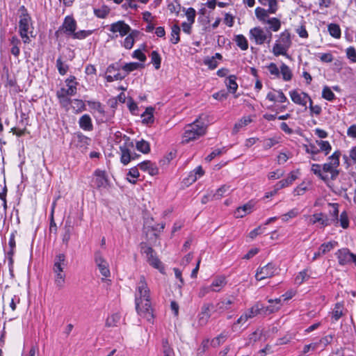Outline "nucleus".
Wrapping results in <instances>:
<instances>
[{
	"label": "nucleus",
	"instance_id": "e2e57ef3",
	"mask_svg": "<svg viewBox=\"0 0 356 356\" xmlns=\"http://www.w3.org/2000/svg\"><path fill=\"white\" fill-rule=\"evenodd\" d=\"M305 152L308 154H312V159L316 161L317 159L315 157V155L320 152V149H318L314 144H309L308 146H305Z\"/></svg>",
	"mask_w": 356,
	"mask_h": 356
},
{
	"label": "nucleus",
	"instance_id": "cd10ccee",
	"mask_svg": "<svg viewBox=\"0 0 356 356\" xmlns=\"http://www.w3.org/2000/svg\"><path fill=\"white\" fill-rule=\"evenodd\" d=\"M6 258L8 259V268H9V272L11 275H13V268H14V259L13 256L15 252V249L9 248L8 250L4 249Z\"/></svg>",
	"mask_w": 356,
	"mask_h": 356
},
{
	"label": "nucleus",
	"instance_id": "09e8293b",
	"mask_svg": "<svg viewBox=\"0 0 356 356\" xmlns=\"http://www.w3.org/2000/svg\"><path fill=\"white\" fill-rule=\"evenodd\" d=\"M268 13H269L268 11L264 8L257 7L255 9V15L257 18L263 22H266V18L268 17Z\"/></svg>",
	"mask_w": 356,
	"mask_h": 356
},
{
	"label": "nucleus",
	"instance_id": "c03bdc74",
	"mask_svg": "<svg viewBox=\"0 0 356 356\" xmlns=\"http://www.w3.org/2000/svg\"><path fill=\"white\" fill-rule=\"evenodd\" d=\"M162 349L163 356H175L174 350L170 347L167 339H162Z\"/></svg>",
	"mask_w": 356,
	"mask_h": 356
},
{
	"label": "nucleus",
	"instance_id": "412c9836",
	"mask_svg": "<svg viewBox=\"0 0 356 356\" xmlns=\"http://www.w3.org/2000/svg\"><path fill=\"white\" fill-rule=\"evenodd\" d=\"M79 125L84 131H90L93 129L92 119L88 114H84L79 118Z\"/></svg>",
	"mask_w": 356,
	"mask_h": 356
},
{
	"label": "nucleus",
	"instance_id": "7ed1b4c3",
	"mask_svg": "<svg viewBox=\"0 0 356 356\" xmlns=\"http://www.w3.org/2000/svg\"><path fill=\"white\" fill-rule=\"evenodd\" d=\"M90 186L97 190L109 188L111 181L106 172L99 168L96 169L92 173Z\"/></svg>",
	"mask_w": 356,
	"mask_h": 356
},
{
	"label": "nucleus",
	"instance_id": "2eb2a0df",
	"mask_svg": "<svg viewBox=\"0 0 356 356\" xmlns=\"http://www.w3.org/2000/svg\"><path fill=\"white\" fill-rule=\"evenodd\" d=\"M134 146L133 142H130L120 147L121 153L120 161L123 165H127L131 161V159H133L131 156V151L129 147H134Z\"/></svg>",
	"mask_w": 356,
	"mask_h": 356
},
{
	"label": "nucleus",
	"instance_id": "c9c22d12",
	"mask_svg": "<svg viewBox=\"0 0 356 356\" xmlns=\"http://www.w3.org/2000/svg\"><path fill=\"white\" fill-rule=\"evenodd\" d=\"M136 147L139 152L143 154H148L150 152L149 143L143 139L136 142Z\"/></svg>",
	"mask_w": 356,
	"mask_h": 356
},
{
	"label": "nucleus",
	"instance_id": "5fc2aeb1",
	"mask_svg": "<svg viewBox=\"0 0 356 356\" xmlns=\"http://www.w3.org/2000/svg\"><path fill=\"white\" fill-rule=\"evenodd\" d=\"M229 191V186L223 185L220 187L213 195V200H219L222 197L225 196L226 193H228Z\"/></svg>",
	"mask_w": 356,
	"mask_h": 356
},
{
	"label": "nucleus",
	"instance_id": "ddd939ff",
	"mask_svg": "<svg viewBox=\"0 0 356 356\" xmlns=\"http://www.w3.org/2000/svg\"><path fill=\"white\" fill-rule=\"evenodd\" d=\"M63 230V232L61 235L62 242L65 245V247L67 248L71 238V236L74 231V226L70 218H67L65 220Z\"/></svg>",
	"mask_w": 356,
	"mask_h": 356
},
{
	"label": "nucleus",
	"instance_id": "49530a36",
	"mask_svg": "<svg viewBox=\"0 0 356 356\" xmlns=\"http://www.w3.org/2000/svg\"><path fill=\"white\" fill-rule=\"evenodd\" d=\"M93 32V30H81L79 31H75L74 33L71 35V37L73 39L82 40L92 34Z\"/></svg>",
	"mask_w": 356,
	"mask_h": 356
},
{
	"label": "nucleus",
	"instance_id": "393cba45",
	"mask_svg": "<svg viewBox=\"0 0 356 356\" xmlns=\"http://www.w3.org/2000/svg\"><path fill=\"white\" fill-rule=\"evenodd\" d=\"M343 303L338 302L334 305V309L332 311V318L334 321H337L341 317L343 316Z\"/></svg>",
	"mask_w": 356,
	"mask_h": 356
},
{
	"label": "nucleus",
	"instance_id": "bf43d9fd",
	"mask_svg": "<svg viewBox=\"0 0 356 356\" xmlns=\"http://www.w3.org/2000/svg\"><path fill=\"white\" fill-rule=\"evenodd\" d=\"M97 266L98 267L100 273L102 274V275H103L105 277H108L110 276L111 272H110V270L108 268V264L107 261H106L103 264H99L97 265Z\"/></svg>",
	"mask_w": 356,
	"mask_h": 356
},
{
	"label": "nucleus",
	"instance_id": "473e14b6",
	"mask_svg": "<svg viewBox=\"0 0 356 356\" xmlns=\"http://www.w3.org/2000/svg\"><path fill=\"white\" fill-rule=\"evenodd\" d=\"M121 316L118 313H115L108 316L106 320L105 325L108 327H115L120 321Z\"/></svg>",
	"mask_w": 356,
	"mask_h": 356
},
{
	"label": "nucleus",
	"instance_id": "8fccbe9b",
	"mask_svg": "<svg viewBox=\"0 0 356 356\" xmlns=\"http://www.w3.org/2000/svg\"><path fill=\"white\" fill-rule=\"evenodd\" d=\"M266 23L270 24L269 29L275 32L279 31L281 27V22L277 17L270 18L267 19Z\"/></svg>",
	"mask_w": 356,
	"mask_h": 356
},
{
	"label": "nucleus",
	"instance_id": "9b49d317",
	"mask_svg": "<svg viewBox=\"0 0 356 356\" xmlns=\"http://www.w3.org/2000/svg\"><path fill=\"white\" fill-rule=\"evenodd\" d=\"M340 156L341 152L339 150L335 151L330 156L328 157V159L330 160V162L324 163L323 165V170L325 172L330 173L333 169L339 167Z\"/></svg>",
	"mask_w": 356,
	"mask_h": 356
},
{
	"label": "nucleus",
	"instance_id": "f704fd0d",
	"mask_svg": "<svg viewBox=\"0 0 356 356\" xmlns=\"http://www.w3.org/2000/svg\"><path fill=\"white\" fill-rule=\"evenodd\" d=\"M111 9L108 6L103 5L99 8L94 9V14L96 17L101 19H105L110 13Z\"/></svg>",
	"mask_w": 356,
	"mask_h": 356
},
{
	"label": "nucleus",
	"instance_id": "3c124183",
	"mask_svg": "<svg viewBox=\"0 0 356 356\" xmlns=\"http://www.w3.org/2000/svg\"><path fill=\"white\" fill-rule=\"evenodd\" d=\"M321 165L317 164V163H314L312 165L311 170L314 172V174L317 175L321 179H322L323 181L326 182L328 180V177H327V175H323V173L321 172Z\"/></svg>",
	"mask_w": 356,
	"mask_h": 356
},
{
	"label": "nucleus",
	"instance_id": "a19ab883",
	"mask_svg": "<svg viewBox=\"0 0 356 356\" xmlns=\"http://www.w3.org/2000/svg\"><path fill=\"white\" fill-rule=\"evenodd\" d=\"M54 283L58 289H62L65 283V273H54Z\"/></svg>",
	"mask_w": 356,
	"mask_h": 356
},
{
	"label": "nucleus",
	"instance_id": "6e6d98bb",
	"mask_svg": "<svg viewBox=\"0 0 356 356\" xmlns=\"http://www.w3.org/2000/svg\"><path fill=\"white\" fill-rule=\"evenodd\" d=\"M261 302H257L251 308L248 309L245 312L248 314L250 318L259 314V310L261 307Z\"/></svg>",
	"mask_w": 356,
	"mask_h": 356
},
{
	"label": "nucleus",
	"instance_id": "9d476101",
	"mask_svg": "<svg viewBox=\"0 0 356 356\" xmlns=\"http://www.w3.org/2000/svg\"><path fill=\"white\" fill-rule=\"evenodd\" d=\"M276 270L275 264L268 263L262 268L257 270L255 278L257 280H262L268 277H271L275 275Z\"/></svg>",
	"mask_w": 356,
	"mask_h": 356
},
{
	"label": "nucleus",
	"instance_id": "de8ad7c7",
	"mask_svg": "<svg viewBox=\"0 0 356 356\" xmlns=\"http://www.w3.org/2000/svg\"><path fill=\"white\" fill-rule=\"evenodd\" d=\"M302 95L308 98V100L309 102V110L311 113H314L316 115H320L322 111L321 107L319 105L314 106L312 99L307 93L302 92Z\"/></svg>",
	"mask_w": 356,
	"mask_h": 356
},
{
	"label": "nucleus",
	"instance_id": "69168bd1",
	"mask_svg": "<svg viewBox=\"0 0 356 356\" xmlns=\"http://www.w3.org/2000/svg\"><path fill=\"white\" fill-rule=\"evenodd\" d=\"M298 211L297 209H293L285 214L282 216V220L284 222H287L289 219L293 218L298 215Z\"/></svg>",
	"mask_w": 356,
	"mask_h": 356
},
{
	"label": "nucleus",
	"instance_id": "f8f14e48",
	"mask_svg": "<svg viewBox=\"0 0 356 356\" xmlns=\"http://www.w3.org/2000/svg\"><path fill=\"white\" fill-rule=\"evenodd\" d=\"M109 30L112 33L119 32L120 36L123 37L130 32L131 27L129 24H126L124 21L120 20L111 24Z\"/></svg>",
	"mask_w": 356,
	"mask_h": 356
},
{
	"label": "nucleus",
	"instance_id": "423d86ee",
	"mask_svg": "<svg viewBox=\"0 0 356 356\" xmlns=\"http://www.w3.org/2000/svg\"><path fill=\"white\" fill-rule=\"evenodd\" d=\"M77 23L72 16H66L62 25L55 32L54 35L58 39L62 35L67 37H71L74 32L76 30Z\"/></svg>",
	"mask_w": 356,
	"mask_h": 356
},
{
	"label": "nucleus",
	"instance_id": "37998d69",
	"mask_svg": "<svg viewBox=\"0 0 356 356\" xmlns=\"http://www.w3.org/2000/svg\"><path fill=\"white\" fill-rule=\"evenodd\" d=\"M322 97L329 102H333L336 99L335 95L327 86H325L323 88Z\"/></svg>",
	"mask_w": 356,
	"mask_h": 356
},
{
	"label": "nucleus",
	"instance_id": "4be33fe9",
	"mask_svg": "<svg viewBox=\"0 0 356 356\" xmlns=\"http://www.w3.org/2000/svg\"><path fill=\"white\" fill-rule=\"evenodd\" d=\"M291 100L296 104L301 106H306L308 98L302 95V92L300 94L296 90H293L289 92Z\"/></svg>",
	"mask_w": 356,
	"mask_h": 356
},
{
	"label": "nucleus",
	"instance_id": "20e7f679",
	"mask_svg": "<svg viewBox=\"0 0 356 356\" xmlns=\"http://www.w3.org/2000/svg\"><path fill=\"white\" fill-rule=\"evenodd\" d=\"M140 251L142 254L146 255L147 261L150 266L158 269L161 273H164V266L156 256L155 250L152 247L148 246L145 243H141Z\"/></svg>",
	"mask_w": 356,
	"mask_h": 356
},
{
	"label": "nucleus",
	"instance_id": "5701e85b",
	"mask_svg": "<svg viewBox=\"0 0 356 356\" xmlns=\"http://www.w3.org/2000/svg\"><path fill=\"white\" fill-rule=\"evenodd\" d=\"M236 76L232 74L227 76L225 81V83L228 89V91L232 94L236 93L238 89V83H236Z\"/></svg>",
	"mask_w": 356,
	"mask_h": 356
},
{
	"label": "nucleus",
	"instance_id": "f257e3e1",
	"mask_svg": "<svg viewBox=\"0 0 356 356\" xmlns=\"http://www.w3.org/2000/svg\"><path fill=\"white\" fill-rule=\"evenodd\" d=\"M135 303L137 313L147 321L151 322L154 319L153 309L151 306L149 289L143 275L140 277L137 287Z\"/></svg>",
	"mask_w": 356,
	"mask_h": 356
},
{
	"label": "nucleus",
	"instance_id": "58836bf2",
	"mask_svg": "<svg viewBox=\"0 0 356 356\" xmlns=\"http://www.w3.org/2000/svg\"><path fill=\"white\" fill-rule=\"evenodd\" d=\"M316 143L319 146L320 148L318 149H320V152H323L325 156L330 154L332 146L328 141L317 140H316Z\"/></svg>",
	"mask_w": 356,
	"mask_h": 356
},
{
	"label": "nucleus",
	"instance_id": "72a5a7b5",
	"mask_svg": "<svg viewBox=\"0 0 356 356\" xmlns=\"http://www.w3.org/2000/svg\"><path fill=\"white\" fill-rule=\"evenodd\" d=\"M330 206L332 208V209L330 211V215L331 216L330 221H331V224H337L339 222V204L337 203H330Z\"/></svg>",
	"mask_w": 356,
	"mask_h": 356
},
{
	"label": "nucleus",
	"instance_id": "864d4df0",
	"mask_svg": "<svg viewBox=\"0 0 356 356\" xmlns=\"http://www.w3.org/2000/svg\"><path fill=\"white\" fill-rule=\"evenodd\" d=\"M337 244V242L336 241H330L327 243H324L321 245L318 250L321 251V253L323 254H325L326 253L329 252L332 249L334 248L335 245Z\"/></svg>",
	"mask_w": 356,
	"mask_h": 356
},
{
	"label": "nucleus",
	"instance_id": "bb28decb",
	"mask_svg": "<svg viewBox=\"0 0 356 356\" xmlns=\"http://www.w3.org/2000/svg\"><path fill=\"white\" fill-rule=\"evenodd\" d=\"M144 65L142 63H136V62H131L129 63H126L122 67V70L124 71V74L126 76L129 74L131 72H133L134 70H136L140 68H143Z\"/></svg>",
	"mask_w": 356,
	"mask_h": 356
},
{
	"label": "nucleus",
	"instance_id": "79ce46f5",
	"mask_svg": "<svg viewBox=\"0 0 356 356\" xmlns=\"http://www.w3.org/2000/svg\"><path fill=\"white\" fill-rule=\"evenodd\" d=\"M151 63L153 64L156 70H159L161 67V57L157 51H152L150 54Z\"/></svg>",
	"mask_w": 356,
	"mask_h": 356
},
{
	"label": "nucleus",
	"instance_id": "f03ea898",
	"mask_svg": "<svg viewBox=\"0 0 356 356\" xmlns=\"http://www.w3.org/2000/svg\"><path fill=\"white\" fill-rule=\"evenodd\" d=\"M205 133L206 127L203 124L200 125L198 120H196L192 124L186 126L182 143H188L204 135Z\"/></svg>",
	"mask_w": 356,
	"mask_h": 356
},
{
	"label": "nucleus",
	"instance_id": "e433bc0d",
	"mask_svg": "<svg viewBox=\"0 0 356 356\" xmlns=\"http://www.w3.org/2000/svg\"><path fill=\"white\" fill-rule=\"evenodd\" d=\"M280 74L282 76V79L285 81L291 80L293 74L289 67L284 63H282L280 66Z\"/></svg>",
	"mask_w": 356,
	"mask_h": 356
},
{
	"label": "nucleus",
	"instance_id": "4468645a",
	"mask_svg": "<svg viewBox=\"0 0 356 356\" xmlns=\"http://www.w3.org/2000/svg\"><path fill=\"white\" fill-rule=\"evenodd\" d=\"M338 262L340 266H345L351 263L353 260V253L348 248H341L336 252Z\"/></svg>",
	"mask_w": 356,
	"mask_h": 356
},
{
	"label": "nucleus",
	"instance_id": "13d9d810",
	"mask_svg": "<svg viewBox=\"0 0 356 356\" xmlns=\"http://www.w3.org/2000/svg\"><path fill=\"white\" fill-rule=\"evenodd\" d=\"M56 67H57L58 72L60 75H65L69 70V66L63 63V62L62 61L61 57H59L56 60Z\"/></svg>",
	"mask_w": 356,
	"mask_h": 356
},
{
	"label": "nucleus",
	"instance_id": "39448f33",
	"mask_svg": "<svg viewBox=\"0 0 356 356\" xmlns=\"http://www.w3.org/2000/svg\"><path fill=\"white\" fill-rule=\"evenodd\" d=\"M87 104L90 107L93 116L97 120L102 122H108L111 120L113 114H108L104 110V106L100 102L87 101ZM114 113V111L113 112Z\"/></svg>",
	"mask_w": 356,
	"mask_h": 356
},
{
	"label": "nucleus",
	"instance_id": "ea45409f",
	"mask_svg": "<svg viewBox=\"0 0 356 356\" xmlns=\"http://www.w3.org/2000/svg\"><path fill=\"white\" fill-rule=\"evenodd\" d=\"M261 307V308L259 310V314L261 315H268L274 312H276L280 309V306H275L272 305L269 306H264V305L262 303Z\"/></svg>",
	"mask_w": 356,
	"mask_h": 356
},
{
	"label": "nucleus",
	"instance_id": "774afa93",
	"mask_svg": "<svg viewBox=\"0 0 356 356\" xmlns=\"http://www.w3.org/2000/svg\"><path fill=\"white\" fill-rule=\"evenodd\" d=\"M346 56L353 63H356V50L354 47L346 49Z\"/></svg>",
	"mask_w": 356,
	"mask_h": 356
},
{
	"label": "nucleus",
	"instance_id": "aec40b11",
	"mask_svg": "<svg viewBox=\"0 0 356 356\" xmlns=\"http://www.w3.org/2000/svg\"><path fill=\"white\" fill-rule=\"evenodd\" d=\"M153 221V218L147 219L143 226V230L145 232H147L149 231H154V235L155 237H158V234L156 232H163V229L165 228V223L161 224H156L155 225H152V222Z\"/></svg>",
	"mask_w": 356,
	"mask_h": 356
},
{
	"label": "nucleus",
	"instance_id": "f3484780",
	"mask_svg": "<svg viewBox=\"0 0 356 356\" xmlns=\"http://www.w3.org/2000/svg\"><path fill=\"white\" fill-rule=\"evenodd\" d=\"M19 22V33L20 36H25L29 33V24L31 23V17L29 13L21 14Z\"/></svg>",
	"mask_w": 356,
	"mask_h": 356
},
{
	"label": "nucleus",
	"instance_id": "603ef678",
	"mask_svg": "<svg viewBox=\"0 0 356 356\" xmlns=\"http://www.w3.org/2000/svg\"><path fill=\"white\" fill-rule=\"evenodd\" d=\"M72 103L74 104L72 108L75 110L76 113H81L86 110L85 102L83 100L74 99Z\"/></svg>",
	"mask_w": 356,
	"mask_h": 356
},
{
	"label": "nucleus",
	"instance_id": "a878e982",
	"mask_svg": "<svg viewBox=\"0 0 356 356\" xmlns=\"http://www.w3.org/2000/svg\"><path fill=\"white\" fill-rule=\"evenodd\" d=\"M66 265V256L65 254L59 253L55 256L52 268H64Z\"/></svg>",
	"mask_w": 356,
	"mask_h": 356
},
{
	"label": "nucleus",
	"instance_id": "052dcab7",
	"mask_svg": "<svg viewBox=\"0 0 356 356\" xmlns=\"http://www.w3.org/2000/svg\"><path fill=\"white\" fill-rule=\"evenodd\" d=\"M227 339V335L224 334L223 333H221L216 337L213 338L211 340V345L216 348L219 346L221 343H224Z\"/></svg>",
	"mask_w": 356,
	"mask_h": 356
},
{
	"label": "nucleus",
	"instance_id": "a18cd8bd",
	"mask_svg": "<svg viewBox=\"0 0 356 356\" xmlns=\"http://www.w3.org/2000/svg\"><path fill=\"white\" fill-rule=\"evenodd\" d=\"M328 31L331 36L335 38H339L341 35V29L337 24H330L328 25Z\"/></svg>",
	"mask_w": 356,
	"mask_h": 356
},
{
	"label": "nucleus",
	"instance_id": "0e129e2a",
	"mask_svg": "<svg viewBox=\"0 0 356 356\" xmlns=\"http://www.w3.org/2000/svg\"><path fill=\"white\" fill-rule=\"evenodd\" d=\"M340 225L343 229H347L349 227V219L346 211H343L340 215Z\"/></svg>",
	"mask_w": 356,
	"mask_h": 356
},
{
	"label": "nucleus",
	"instance_id": "4c0bfd02",
	"mask_svg": "<svg viewBox=\"0 0 356 356\" xmlns=\"http://www.w3.org/2000/svg\"><path fill=\"white\" fill-rule=\"evenodd\" d=\"M172 31H171V38L170 42L175 44H177L180 41V27L178 24H174L172 26Z\"/></svg>",
	"mask_w": 356,
	"mask_h": 356
},
{
	"label": "nucleus",
	"instance_id": "680f3d73",
	"mask_svg": "<svg viewBox=\"0 0 356 356\" xmlns=\"http://www.w3.org/2000/svg\"><path fill=\"white\" fill-rule=\"evenodd\" d=\"M203 63L205 65H207L209 69L210 70H214L218 65V62L216 60L213 58L209 56H207L206 58H204Z\"/></svg>",
	"mask_w": 356,
	"mask_h": 356
},
{
	"label": "nucleus",
	"instance_id": "a211bd4d",
	"mask_svg": "<svg viewBox=\"0 0 356 356\" xmlns=\"http://www.w3.org/2000/svg\"><path fill=\"white\" fill-rule=\"evenodd\" d=\"M254 204L255 203L253 200H250L243 206L238 207L234 212L236 218H243L247 214L250 213L253 211Z\"/></svg>",
	"mask_w": 356,
	"mask_h": 356
},
{
	"label": "nucleus",
	"instance_id": "7c9ffc66",
	"mask_svg": "<svg viewBox=\"0 0 356 356\" xmlns=\"http://www.w3.org/2000/svg\"><path fill=\"white\" fill-rule=\"evenodd\" d=\"M226 284L225 277H218L214 279L210 285V288L211 291H219L220 288Z\"/></svg>",
	"mask_w": 356,
	"mask_h": 356
},
{
	"label": "nucleus",
	"instance_id": "2f4dec72",
	"mask_svg": "<svg viewBox=\"0 0 356 356\" xmlns=\"http://www.w3.org/2000/svg\"><path fill=\"white\" fill-rule=\"evenodd\" d=\"M289 49V47L276 42L273 47L272 51L275 56H278L280 55L287 56L286 51Z\"/></svg>",
	"mask_w": 356,
	"mask_h": 356
},
{
	"label": "nucleus",
	"instance_id": "0eeeda50",
	"mask_svg": "<svg viewBox=\"0 0 356 356\" xmlns=\"http://www.w3.org/2000/svg\"><path fill=\"white\" fill-rule=\"evenodd\" d=\"M212 314V303L204 302L201 311L197 315V323L200 326L203 327L207 324Z\"/></svg>",
	"mask_w": 356,
	"mask_h": 356
},
{
	"label": "nucleus",
	"instance_id": "338daca9",
	"mask_svg": "<svg viewBox=\"0 0 356 356\" xmlns=\"http://www.w3.org/2000/svg\"><path fill=\"white\" fill-rule=\"evenodd\" d=\"M57 98L58 99L60 106L63 108H65L67 110L69 109V105L73 102V100H72L68 97H63V95L57 97Z\"/></svg>",
	"mask_w": 356,
	"mask_h": 356
},
{
	"label": "nucleus",
	"instance_id": "6e6552de",
	"mask_svg": "<svg viewBox=\"0 0 356 356\" xmlns=\"http://www.w3.org/2000/svg\"><path fill=\"white\" fill-rule=\"evenodd\" d=\"M309 223L312 225L318 224V228L324 229L325 227L331 225V221H330V218L327 217V214L320 212L315 213L310 216Z\"/></svg>",
	"mask_w": 356,
	"mask_h": 356
},
{
	"label": "nucleus",
	"instance_id": "c85d7f7f",
	"mask_svg": "<svg viewBox=\"0 0 356 356\" xmlns=\"http://www.w3.org/2000/svg\"><path fill=\"white\" fill-rule=\"evenodd\" d=\"M277 42L290 48V47L291 46L292 42H291V34H290L289 31L288 30H285L284 31L281 33V34L280 35V38Z\"/></svg>",
	"mask_w": 356,
	"mask_h": 356
},
{
	"label": "nucleus",
	"instance_id": "6ab92c4d",
	"mask_svg": "<svg viewBox=\"0 0 356 356\" xmlns=\"http://www.w3.org/2000/svg\"><path fill=\"white\" fill-rule=\"evenodd\" d=\"M232 304V300L222 298L215 305V309L213 310V312L218 314H221L229 310Z\"/></svg>",
	"mask_w": 356,
	"mask_h": 356
},
{
	"label": "nucleus",
	"instance_id": "c756f323",
	"mask_svg": "<svg viewBox=\"0 0 356 356\" xmlns=\"http://www.w3.org/2000/svg\"><path fill=\"white\" fill-rule=\"evenodd\" d=\"M234 40L241 50L245 51L248 49V42L243 35H235Z\"/></svg>",
	"mask_w": 356,
	"mask_h": 356
},
{
	"label": "nucleus",
	"instance_id": "4d7b16f0",
	"mask_svg": "<svg viewBox=\"0 0 356 356\" xmlns=\"http://www.w3.org/2000/svg\"><path fill=\"white\" fill-rule=\"evenodd\" d=\"M141 47L142 49H136L133 52L132 57L138 59L141 62H145L147 59V57L145 54L142 52V49L145 50L146 48V45L145 44H143Z\"/></svg>",
	"mask_w": 356,
	"mask_h": 356
},
{
	"label": "nucleus",
	"instance_id": "1a4fd4ad",
	"mask_svg": "<svg viewBox=\"0 0 356 356\" xmlns=\"http://www.w3.org/2000/svg\"><path fill=\"white\" fill-rule=\"evenodd\" d=\"M90 143L91 138L83 135L80 131L74 134L72 140V144L76 147L81 149L82 151L87 149Z\"/></svg>",
	"mask_w": 356,
	"mask_h": 356
},
{
	"label": "nucleus",
	"instance_id": "b1692460",
	"mask_svg": "<svg viewBox=\"0 0 356 356\" xmlns=\"http://www.w3.org/2000/svg\"><path fill=\"white\" fill-rule=\"evenodd\" d=\"M154 108L152 106L147 107L144 113L141 115V118H143L142 122L145 124H150L154 123Z\"/></svg>",
	"mask_w": 356,
	"mask_h": 356
},
{
	"label": "nucleus",
	"instance_id": "dca6fc26",
	"mask_svg": "<svg viewBox=\"0 0 356 356\" xmlns=\"http://www.w3.org/2000/svg\"><path fill=\"white\" fill-rule=\"evenodd\" d=\"M250 38L254 40L257 44H263L267 39V35L260 27H254L250 31Z\"/></svg>",
	"mask_w": 356,
	"mask_h": 356
}]
</instances>
